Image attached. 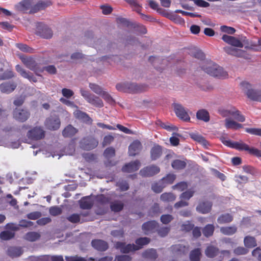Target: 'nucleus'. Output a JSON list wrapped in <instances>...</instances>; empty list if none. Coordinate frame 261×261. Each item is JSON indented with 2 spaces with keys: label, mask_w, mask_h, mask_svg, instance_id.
Listing matches in <instances>:
<instances>
[{
  "label": "nucleus",
  "mask_w": 261,
  "mask_h": 261,
  "mask_svg": "<svg viewBox=\"0 0 261 261\" xmlns=\"http://www.w3.org/2000/svg\"><path fill=\"white\" fill-rule=\"evenodd\" d=\"M202 69L212 76L219 79H226L228 76L227 73L222 67L211 61L206 60L203 62Z\"/></svg>",
  "instance_id": "1"
},
{
  "label": "nucleus",
  "mask_w": 261,
  "mask_h": 261,
  "mask_svg": "<svg viewBox=\"0 0 261 261\" xmlns=\"http://www.w3.org/2000/svg\"><path fill=\"white\" fill-rule=\"evenodd\" d=\"M224 144L231 148H234L239 151H246L249 154L257 157H261V150L256 148H250L249 145L243 143L242 141L232 142L231 141H225Z\"/></svg>",
  "instance_id": "2"
},
{
  "label": "nucleus",
  "mask_w": 261,
  "mask_h": 261,
  "mask_svg": "<svg viewBox=\"0 0 261 261\" xmlns=\"http://www.w3.org/2000/svg\"><path fill=\"white\" fill-rule=\"evenodd\" d=\"M46 132L41 126H35L29 130L27 134L28 139L33 141L42 140L45 137Z\"/></svg>",
  "instance_id": "3"
},
{
  "label": "nucleus",
  "mask_w": 261,
  "mask_h": 261,
  "mask_svg": "<svg viewBox=\"0 0 261 261\" xmlns=\"http://www.w3.org/2000/svg\"><path fill=\"white\" fill-rule=\"evenodd\" d=\"M20 60L22 63L27 68L33 71L36 74L40 76L38 73L43 72V69L39 68L37 63L36 62L35 59L31 57L22 56L20 57Z\"/></svg>",
  "instance_id": "4"
},
{
  "label": "nucleus",
  "mask_w": 261,
  "mask_h": 261,
  "mask_svg": "<svg viewBox=\"0 0 261 261\" xmlns=\"http://www.w3.org/2000/svg\"><path fill=\"white\" fill-rule=\"evenodd\" d=\"M81 94L87 101L93 106L97 108H102L103 107L102 101L99 97H97L84 89L81 90Z\"/></svg>",
  "instance_id": "5"
},
{
  "label": "nucleus",
  "mask_w": 261,
  "mask_h": 261,
  "mask_svg": "<svg viewBox=\"0 0 261 261\" xmlns=\"http://www.w3.org/2000/svg\"><path fill=\"white\" fill-rule=\"evenodd\" d=\"M241 85L247 97L250 100L257 101V100L254 99V98L261 97V90L253 89L251 88V86L249 83L243 82L241 83Z\"/></svg>",
  "instance_id": "6"
},
{
  "label": "nucleus",
  "mask_w": 261,
  "mask_h": 261,
  "mask_svg": "<svg viewBox=\"0 0 261 261\" xmlns=\"http://www.w3.org/2000/svg\"><path fill=\"white\" fill-rule=\"evenodd\" d=\"M98 141L92 136H88L82 139L80 141L81 148L85 150H90L96 148Z\"/></svg>",
  "instance_id": "7"
},
{
  "label": "nucleus",
  "mask_w": 261,
  "mask_h": 261,
  "mask_svg": "<svg viewBox=\"0 0 261 261\" xmlns=\"http://www.w3.org/2000/svg\"><path fill=\"white\" fill-rule=\"evenodd\" d=\"M221 115L223 117L231 116L235 120L243 122L245 121V117L241 114V113L235 107H231L229 110H225L221 111Z\"/></svg>",
  "instance_id": "8"
},
{
  "label": "nucleus",
  "mask_w": 261,
  "mask_h": 261,
  "mask_svg": "<svg viewBox=\"0 0 261 261\" xmlns=\"http://www.w3.org/2000/svg\"><path fill=\"white\" fill-rule=\"evenodd\" d=\"M12 115L15 120L24 122L30 117V112L24 109L15 108L12 112Z\"/></svg>",
  "instance_id": "9"
},
{
  "label": "nucleus",
  "mask_w": 261,
  "mask_h": 261,
  "mask_svg": "<svg viewBox=\"0 0 261 261\" xmlns=\"http://www.w3.org/2000/svg\"><path fill=\"white\" fill-rule=\"evenodd\" d=\"M34 0H23L15 5V9L19 12L30 14L31 9L33 8Z\"/></svg>",
  "instance_id": "10"
},
{
  "label": "nucleus",
  "mask_w": 261,
  "mask_h": 261,
  "mask_svg": "<svg viewBox=\"0 0 261 261\" xmlns=\"http://www.w3.org/2000/svg\"><path fill=\"white\" fill-rule=\"evenodd\" d=\"M115 248L120 250L122 253L127 254L131 252L138 250L135 244H125L124 242H117L115 244Z\"/></svg>",
  "instance_id": "11"
},
{
  "label": "nucleus",
  "mask_w": 261,
  "mask_h": 261,
  "mask_svg": "<svg viewBox=\"0 0 261 261\" xmlns=\"http://www.w3.org/2000/svg\"><path fill=\"white\" fill-rule=\"evenodd\" d=\"M174 108L175 114L179 119L186 122L190 121V117L181 105L174 103Z\"/></svg>",
  "instance_id": "12"
},
{
  "label": "nucleus",
  "mask_w": 261,
  "mask_h": 261,
  "mask_svg": "<svg viewBox=\"0 0 261 261\" xmlns=\"http://www.w3.org/2000/svg\"><path fill=\"white\" fill-rule=\"evenodd\" d=\"M45 125L50 130H57L61 126V120L57 117H48L45 121Z\"/></svg>",
  "instance_id": "13"
},
{
  "label": "nucleus",
  "mask_w": 261,
  "mask_h": 261,
  "mask_svg": "<svg viewBox=\"0 0 261 261\" xmlns=\"http://www.w3.org/2000/svg\"><path fill=\"white\" fill-rule=\"evenodd\" d=\"M160 171V169L159 167L155 165H151L141 169L140 174L144 177H150L154 176L159 173Z\"/></svg>",
  "instance_id": "14"
},
{
  "label": "nucleus",
  "mask_w": 261,
  "mask_h": 261,
  "mask_svg": "<svg viewBox=\"0 0 261 261\" xmlns=\"http://www.w3.org/2000/svg\"><path fill=\"white\" fill-rule=\"evenodd\" d=\"M159 227V223L155 221H149L144 222L142 225V230H143L145 234L148 235L149 233L154 232Z\"/></svg>",
  "instance_id": "15"
},
{
  "label": "nucleus",
  "mask_w": 261,
  "mask_h": 261,
  "mask_svg": "<svg viewBox=\"0 0 261 261\" xmlns=\"http://www.w3.org/2000/svg\"><path fill=\"white\" fill-rule=\"evenodd\" d=\"M37 29L38 35L43 38L50 39L53 35L51 29L41 22L38 23Z\"/></svg>",
  "instance_id": "16"
},
{
  "label": "nucleus",
  "mask_w": 261,
  "mask_h": 261,
  "mask_svg": "<svg viewBox=\"0 0 261 261\" xmlns=\"http://www.w3.org/2000/svg\"><path fill=\"white\" fill-rule=\"evenodd\" d=\"M140 162L138 160L132 161L123 166L121 168V171L122 172L127 173L136 172L140 168Z\"/></svg>",
  "instance_id": "17"
},
{
  "label": "nucleus",
  "mask_w": 261,
  "mask_h": 261,
  "mask_svg": "<svg viewBox=\"0 0 261 261\" xmlns=\"http://www.w3.org/2000/svg\"><path fill=\"white\" fill-rule=\"evenodd\" d=\"M15 70L17 72L19 73L20 75L23 78L28 79L30 82H33L34 83L37 82V79L34 75L33 73L26 71L19 65H17L15 66Z\"/></svg>",
  "instance_id": "18"
},
{
  "label": "nucleus",
  "mask_w": 261,
  "mask_h": 261,
  "mask_svg": "<svg viewBox=\"0 0 261 261\" xmlns=\"http://www.w3.org/2000/svg\"><path fill=\"white\" fill-rule=\"evenodd\" d=\"M91 244H92L94 249L99 251H105L108 250L109 248L108 243L102 240H93L92 242H91Z\"/></svg>",
  "instance_id": "19"
},
{
  "label": "nucleus",
  "mask_w": 261,
  "mask_h": 261,
  "mask_svg": "<svg viewBox=\"0 0 261 261\" xmlns=\"http://www.w3.org/2000/svg\"><path fill=\"white\" fill-rule=\"evenodd\" d=\"M222 39L224 42L227 43L231 46L241 47L243 46V44L240 40L233 36L223 35Z\"/></svg>",
  "instance_id": "20"
},
{
  "label": "nucleus",
  "mask_w": 261,
  "mask_h": 261,
  "mask_svg": "<svg viewBox=\"0 0 261 261\" xmlns=\"http://www.w3.org/2000/svg\"><path fill=\"white\" fill-rule=\"evenodd\" d=\"M51 4V3L49 0L40 1L36 4H33V8H32L30 14H33L43 10L50 6Z\"/></svg>",
  "instance_id": "21"
},
{
  "label": "nucleus",
  "mask_w": 261,
  "mask_h": 261,
  "mask_svg": "<svg viewBox=\"0 0 261 261\" xmlns=\"http://www.w3.org/2000/svg\"><path fill=\"white\" fill-rule=\"evenodd\" d=\"M16 84L14 82H7L0 84V91L6 94H10L15 90Z\"/></svg>",
  "instance_id": "22"
},
{
  "label": "nucleus",
  "mask_w": 261,
  "mask_h": 261,
  "mask_svg": "<svg viewBox=\"0 0 261 261\" xmlns=\"http://www.w3.org/2000/svg\"><path fill=\"white\" fill-rule=\"evenodd\" d=\"M142 148L140 141H134L128 147V154L130 156H135L139 154Z\"/></svg>",
  "instance_id": "23"
},
{
  "label": "nucleus",
  "mask_w": 261,
  "mask_h": 261,
  "mask_svg": "<svg viewBox=\"0 0 261 261\" xmlns=\"http://www.w3.org/2000/svg\"><path fill=\"white\" fill-rule=\"evenodd\" d=\"M212 206V202L207 201L200 202L198 205L196 206V211L202 214H207L211 212Z\"/></svg>",
  "instance_id": "24"
},
{
  "label": "nucleus",
  "mask_w": 261,
  "mask_h": 261,
  "mask_svg": "<svg viewBox=\"0 0 261 261\" xmlns=\"http://www.w3.org/2000/svg\"><path fill=\"white\" fill-rule=\"evenodd\" d=\"M127 91L126 93H138L145 90L146 87L143 85H139L136 83H128L127 84Z\"/></svg>",
  "instance_id": "25"
},
{
  "label": "nucleus",
  "mask_w": 261,
  "mask_h": 261,
  "mask_svg": "<svg viewBox=\"0 0 261 261\" xmlns=\"http://www.w3.org/2000/svg\"><path fill=\"white\" fill-rule=\"evenodd\" d=\"M163 154V148L160 145H154L150 150V157L152 161H155Z\"/></svg>",
  "instance_id": "26"
},
{
  "label": "nucleus",
  "mask_w": 261,
  "mask_h": 261,
  "mask_svg": "<svg viewBox=\"0 0 261 261\" xmlns=\"http://www.w3.org/2000/svg\"><path fill=\"white\" fill-rule=\"evenodd\" d=\"M78 130L71 124L67 125L62 130V135L64 138H71L77 133Z\"/></svg>",
  "instance_id": "27"
},
{
  "label": "nucleus",
  "mask_w": 261,
  "mask_h": 261,
  "mask_svg": "<svg viewBox=\"0 0 261 261\" xmlns=\"http://www.w3.org/2000/svg\"><path fill=\"white\" fill-rule=\"evenodd\" d=\"M172 253L176 255H180L187 252L188 247L181 244H175L172 245L171 248Z\"/></svg>",
  "instance_id": "28"
},
{
  "label": "nucleus",
  "mask_w": 261,
  "mask_h": 261,
  "mask_svg": "<svg viewBox=\"0 0 261 261\" xmlns=\"http://www.w3.org/2000/svg\"><path fill=\"white\" fill-rule=\"evenodd\" d=\"M93 205V201L90 196H86L80 200V207L82 210H90Z\"/></svg>",
  "instance_id": "29"
},
{
  "label": "nucleus",
  "mask_w": 261,
  "mask_h": 261,
  "mask_svg": "<svg viewBox=\"0 0 261 261\" xmlns=\"http://www.w3.org/2000/svg\"><path fill=\"white\" fill-rule=\"evenodd\" d=\"M196 117L199 120L207 122L210 120V113L205 109L198 110L196 114Z\"/></svg>",
  "instance_id": "30"
},
{
  "label": "nucleus",
  "mask_w": 261,
  "mask_h": 261,
  "mask_svg": "<svg viewBox=\"0 0 261 261\" xmlns=\"http://www.w3.org/2000/svg\"><path fill=\"white\" fill-rule=\"evenodd\" d=\"M74 115L75 117L82 120L86 123L91 124L92 123L93 120L91 118H90L88 114L81 110H77L75 111L74 112Z\"/></svg>",
  "instance_id": "31"
},
{
  "label": "nucleus",
  "mask_w": 261,
  "mask_h": 261,
  "mask_svg": "<svg viewBox=\"0 0 261 261\" xmlns=\"http://www.w3.org/2000/svg\"><path fill=\"white\" fill-rule=\"evenodd\" d=\"M22 253V248L19 247H10L7 250V254L11 257H19Z\"/></svg>",
  "instance_id": "32"
},
{
  "label": "nucleus",
  "mask_w": 261,
  "mask_h": 261,
  "mask_svg": "<svg viewBox=\"0 0 261 261\" xmlns=\"http://www.w3.org/2000/svg\"><path fill=\"white\" fill-rule=\"evenodd\" d=\"M219 253V250L218 247L212 245L208 246L205 250V254L207 257L214 258L217 256Z\"/></svg>",
  "instance_id": "33"
},
{
  "label": "nucleus",
  "mask_w": 261,
  "mask_h": 261,
  "mask_svg": "<svg viewBox=\"0 0 261 261\" xmlns=\"http://www.w3.org/2000/svg\"><path fill=\"white\" fill-rule=\"evenodd\" d=\"M225 121V127L227 129H231L234 130H237L239 128H242L243 126L242 124H239L236 121L232 120L230 118H226Z\"/></svg>",
  "instance_id": "34"
},
{
  "label": "nucleus",
  "mask_w": 261,
  "mask_h": 261,
  "mask_svg": "<svg viewBox=\"0 0 261 261\" xmlns=\"http://www.w3.org/2000/svg\"><path fill=\"white\" fill-rule=\"evenodd\" d=\"M243 243L245 247L248 248H252L257 246L256 240L254 237H245L244 238Z\"/></svg>",
  "instance_id": "35"
},
{
  "label": "nucleus",
  "mask_w": 261,
  "mask_h": 261,
  "mask_svg": "<svg viewBox=\"0 0 261 261\" xmlns=\"http://www.w3.org/2000/svg\"><path fill=\"white\" fill-rule=\"evenodd\" d=\"M237 227L232 226H223L220 228V232L227 236H231L234 234L237 231Z\"/></svg>",
  "instance_id": "36"
},
{
  "label": "nucleus",
  "mask_w": 261,
  "mask_h": 261,
  "mask_svg": "<svg viewBox=\"0 0 261 261\" xmlns=\"http://www.w3.org/2000/svg\"><path fill=\"white\" fill-rule=\"evenodd\" d=\"M175 179L176 175L175 174L169 173L167 176L162 178L160 180V182L165 186H167L169 185H171L173 182H174Z\"/></svg>",
  "instance_id": "37"
},
{
  "label": "nucleus",
  "mask_w": 261,
  "mask_h": 261,
  "mask_svg": "<svg viewBox=\"0 0 261 261\" xmlns=\"http://www.w3.org/2000/svg\"><path fill=\"white\" fill-rule=\"evenodd\" d=\"M224 50L230 55L235 57H242L243 51L240 49H236L230 46H226L223 48Z\"/></svg>",
  "instance_id": "38"
},
{
  "label": "nucleus",
  "mask_w": 261,
  "mask_h": 261,
  "mask_svg": "<svg viewBox=\"0 0 261 261\" xmlns=\"http://www.w3.org/2000/svg\"><path fill=\"white\" fill-rule=\"evenodd\" d=\"M143 257L151 260H155L158 257L156 251L154 249H149L145 250L143 253Z\"/></svg>",
  "instance_id": "39"
},
{
  "label": "nucleus",
  "mask_w": 261,
  "mask_h": 261,
  "mask_svg": "<svg viewBox=\"0 0 261 261\" xmlns=\"http://www.w3.org/2000/svg\"><path fill=\"white\" fill-rule=\"evenodd\" d=\"M202 253L200 248H196L192 250L190 253L191 261H200Z\"/></svg>",
  "instance_id": "40"
},
{
  "label": "nucleus",
  "mask_w": 261,
  "mask_h": 261,
  "mask_svg": "<svg viewBox=\"0 0 261 261\" xmlns=\"http://www.w3.org/2000/svg\"><path fill=\"white\" fill-rule=\"evenodd\" d=\"M187 163L185 161L180 160L178 159L173 161L171 163L172 168L175 170H182L186 167Z\"/></svg>",
  "instance_id": "41"
},
{
  "label": "nucleus",
  "mask_w": 261,
  "mask_h": 261,
  "mask_svg": "<svg viewBox=\"0 0 261 261\" xmlns=\"http://www.w3.org/2000/svg\"><path fill=\"white\" fill-rule=\"evenodd\" d=\"M40 238V234L39 233L35 231H31L27 232L25 235H24V239L30 242H35L39 240Z\"/></svg>",
  "instance_id": "42"
},
{
  "label": "nucleus",
  "mask_w": 261,
  "mask_h": 261,
  "mask_svg": "<svg viewBox=\"0 0 261 261\" xmlns=\"http://www.w3.org/2000/svg\"><path fill=\"white\" fill-rule=\"evenodd\" d=\"M233 219V216L229 213H226L218 217L217 221L219 224H225L230 223Z\"/></svg>",
  "instance_id": "43"
},
{
  "label": "nucleus",
  "mask_w": 261,
  "mask_h": 261,
  "mask_svg": "<svg viewBox=\"0 0 261 261\" xmlns=\"http://www.w3.org/2000/svg\"><path fill=\"white\" fill-rule=\"evenodd\" d=\"M191 138L194 141L199 142L200 144H202L205 147L208 145V143L207 140L203 137L197 134L192 133L190 135Z\"/></svg>",
  "instance_id": "44"
},
{
  "label": "nucleus",
  "mask_w": 261,
  "mask_h": 261,
  "mask_svg": "<svg viewBox=\"0 0 261 261\" xmlns=\"http://www.w3.org/2000/svg\"><path fill=\"white\" fill-rule=\"evenodd\" d=\"M160 199L164 202H172L175 200L176 196L171 192H165L161 194Z\"/></svg>",
  "instance_id": "45"
},
{
  "label": "nucleus",
  "mask_w": 261,
  "mask_h": 261,
  "mask_svg": "<svg viewBox=\"0 0 261 261\" xmlns=\"http://www.w3.org/2000/svg\"><path fill=\"white\" fill-rule=\"evenodd\" d=\"M215 226L213 224H208L202 229V233L206 237H211L214 232Z\"/></svg>",
  "instance_id": "46"
},
{
  "label": "nucleus",
  "mask_w": 261,
  "mask_h": 261,
  "mask_svg": "<svg viewBox=\"0 0 261 261\" xmlns=\"http://www.w3.org/2000/svg\"><path fill=\"white\" fill-rule=\"evenodd\" d=\"M150 242V239L147 237H141L136 240V246L139 248V250L142 248L144 245H147Z\"/></svg>",
  "instance_id": "47"
},
{
  "label": "nucleus",
  "mask_w": 261,
  "mask_h": 261,
  "mask_svg": "<svg viewBox=\"0 0 261 261\" xmlns=\"http://www.w3.org/2000/svg\"><path fill=\"white\" fill-rule=\"evenodd\" d=\"M124 208V204L120 201H114L110 204V208L114 212H119Z\"/></svg>",
  "instance_id": "48"
},
{
  "label": "nucleus",
  "mask_w": 261,
  "mask_h": 261,
  "mask_svg": "<svg viewBox=\"0 0 261 261\" xmlns=\"http://www.w3.org/2000/svg\"><path fill=\"white\" fill-rule=\"evenodd\" d=\"M15 73L11 69H7L0 75V80H8L15 77Z\"/></svg>",
  "instance_id": "49"
},
{
  "label": "nucleus",
  "mask_w": 261,
  "mask_h": 261,
  "mask_svg": "<svg viewBox=\"0 0 261 261\" xmlns=\"http://www.w3.org/2000/svg\"><path fill=\"white\" fill-rule=\"evenodd\" d=\"M194 227V224L189 221H187L182 224L181 227H180V230L182 231L188 232H190Z\"/></svg>",
  "instance_id": "50"
},
{
  "label": "nucleus",
  "mask_w": 261,
  "mask_h": 261,
  "mask_svg": "<svg viewBox=\"0 0 261 261\" xmlns=\"http://www.w3.org/2000/svg\"><path fill=\"white\" fill-rule=\"evenodd\" d=\"M49 212L51 216L56 217L62 214V210L58 206H53L50 207Z\"/></svg>",
  "instance_id": "51"
},
{
  "label": "nucleus",
  "mask_w": 261,
  "mask_h": 261,
  "mask_svg": "<svg viewBox=\"0 0 261 261\" xmlns=\"http://www.w3.org/2000/svg\"><path fill=\"white\" fill-rule=\"evenodd\" d=\"M194 194V191L188 190L180 194V199L188 201L193 196Z\"/></svg>",
  "instance_id": "52"
},
{
  "label": "nucleus",
  "mask_w": 261,
  "mask_h": 261,
  "mask_svg": "<svg viewBox=\"0 0 261 261\" xmlns=\"http://www.w3.org/2000/svg\"><path fill=\"white\" fill-rule=\"evenodd\" d=\"M14 237V233L9 231H4L0 233V238L3 240H10Z\"/></svg>",
  "instance_id": "53"
},
{
  "label": "nucleus",
  "mask_w": 261,
  "mask_h": 261,
  "mask_svg": "<svg viewBox=\"0 0 261 261\" xmlns=\"http://www.w3.org/2000/svg\"><path fill=\"white\" fill-rule=\"evenodd\" d=\"M66 261H94V259L92 257H90L89 259L87 260L85 257L78 256L75 255L73 256L66 257Z\"/></svg>",
  "instance_id": "54"
},
{
  "label": "nucleus",
  "mask_w": 261,
  "mask_h": 261,
  "mask_svg": "<svg viewBox=\"0 0 261 261\" xmlns=\"http://www.w3.org/2000/svg\"><path fill=\"white\" fill-rule=\"evenodd\" d=\"M249 252V250L244 247H237L233 250V253L236 255H242L247 254Z\"/></svg>",
  "instance_id": "55"
},
{
  "label": "nucleus",
  "mask_w": 261,
  "mask_h": 261,
  "mask_svg": "<svg viewBox=\"0 0 261 261\" xmlns=\"http://www.w3.org/2000/svg\"><path fill=\"white\" fill-rule=\"evenodd\" d=\"M166 186L164 185L161 184V182L159 181V182H155L151 186V189L153 192L159 193L163 191V189Z\"/></svg>",
  "instance_id": "56"
},
{
  "label": "nucleus",
  "mask_w": 261,
  "mask_h": 261,
  "mask_svg": "<svg viewBox=\"0 0 261 261\" xmlns=\"http://www.w3.org/2000/svg\"><path fill=\"white\" fill-rule=\"evenodd\" d=\"M66 219L70 223H76L80 222L81 216L76 213H74L71 215L67 216Z\"/></svg>",
  "instance_id": "57"
},
{
  "label": "nucleus",
  "mask_w": 261,
  "mask_h": 261,
  "mask_svg": "<svg viewBox=\"0 0 261 261\" xmlns=\"http://www.w3.org/2000/svg\"><path fill=\"white\" fill-rule=\"evenodd\" d=\"M89 87L91 90L98 95H99L104 92V91L102 90L101 87L96 84L90 83Z\"/></svg>",
  "instance_id": "58"
},
{
  "label": "nucleus",
  "mask_w": 261,
  "mask_h": 261,
  "mask_svg": "<svg viewBox=\"0 0 261 261\" xmlns=\"http://www.w3.org/2000/svg\"><path fill=\"white\" fill-rule=\"evenodd\" d=\"M117 186L119 187L121 191H126L129 189V185L127 181L121 180L117 182Z\"/></svg>",
  "instance_id": "59"
},
{
  "label": "nucleus",
  "mask_w": 261,
  "mask_h": 261,
  "mask_svg": "<svg viewBox=\"0 0 261 261\" xmlns=\"http://www.w3.org/2000/svg\"><path fill=\"white\" fill-rule=\"evenodd\" d=\"M116 155L115 149L112 147L106 148L104 151V155L106 158H111Z\"/></svg>",
  "instance_id": "60"
},
{
  "label": "nucleus",
  "mask_w": 261,
  "mask_h": 261,
  "mask_svg": "<svg viewBox=\"0 0 261 261\" xmlns=\"http://www.w3.org/2000/svg\"><path fill=\"white\" fill-rule=\"evenodd\" d=\"M188 185L186 181H180L175 185L172 186V189H178L180 191H183L184 190L187 189Z\"/></svg>",
  "instance_id": "61"
},
{
  "label": "nucleus",
  "mask_w": 261,
  "mask_h": 261,
  "mask_svg": "<svg viewBox=\"0 0 261 261\" xmlns=\"http://www.w3.org/2000/svg\"><path fill=\"white\" fill-rule=\"evenodd\" d=\"M97 202L102 205L107 204L109 202V198L103 194L98 195L96 198Z\"/></svg>",
  "instance_id": "62"
},
{
  "label": "nucleus",
  "mask_w": 261,
  "mask_h": 261,
  "mask_svg": "<svg viewBox=\"0 0 261 261\" xmlns=\"http://www.w3.org/2000/svg\"><path fill=\"white\" fill-rule=\"evenodd\" d=\"M173 219V216L169 214L163 215L160 217L161 222L165 224L169 223Z\"/></svg>",
  "instance_id": "63"
},
{
  "label": "nucleus",
  "mask_w": 261,
  "mask_h": 261,
  "mask_svg": "<svg viewBox=\"0 0 261 261\" xmlns=\"http://www.w3.org/2000/svg\"><path fill=\"white\" fill-rule=\"evenodd\" d=\"M114 137L112 135H108L105 136L103 141H102V146L105 147L109 145L114 141Z\"/></svg>",
  "instance_id": "64"
}]
</instances>
